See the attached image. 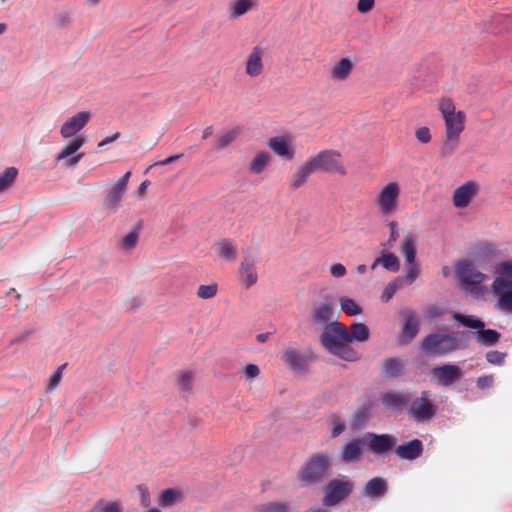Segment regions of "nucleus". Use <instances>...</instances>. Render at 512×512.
Here are the masks:
<instances>
[{"label":"nucleus","instance_id":"obj_1","mask_svg":"<svg viewBox=\"0 0 512 512\" xmlns=\"http://www.w3.org/2000/svg\"><path fill=\"white\" fill-rule=\"evenodd\" d=\"M370 331L366 324L355 322L349 328L340 322H332L326 326L320 336L321 344L331 354L346 361H357L360 354L351 342H365L369 339Z\"/></svg>","mask_w":512,"mask_h":512},{"label":"nucleus","instance_id":"obj_2","mask_svg":"<svg viewBox=\"0 0 512 512\" xmlns=\"http://www.w3.org/2000/svg\"><path fill=\"white\" fill-rule=\"evenodd\" d=\"M445 124V140L440 149L443 157L451 156L459 145L461 133L465 128L466 115L463 111H456L455 104L451 98L443 97L438 102Z\"/></svg>","mask_w":512,"mask_h":512},{"label":"nucleus","instance_id":"obj_3","mask_svg":"<svg viewBox=\"0 0 512 512\" xmlns=\"http://www.w3.org/2000/svg\"><path fill=\"white\" fill-rule=\"evenodd\" d=\"M462 335L459 331L430 333L422 339L420 349L428 357H443L461 348Z\"/></svg>","mask_w":512,"mask_h":512},{"label":"nucleus","instance_id":"obj_4","mask_svg":"<svg viewBox=\"0 0 512 512\" xmlns=\"http://www.w3.org/2000/svg\"><path fill=\"white\" fill-rule=\"evenodd\" d=\"M331 460L328 453H313L297 472V480L301 486L308 487L319 484L330 475Z\"/></svg>","mask_w":512,"mask_h":512},{"label":"nucleus","instance_id":"obj_5","mask_svg":"<svg viewBox=\"0 0 512 512\" xmlns=\"http://www.w3.org/2000/svg\"><path fill=\"white\" fill-rule=\"evenodd\" d=\"M453 318L465 327L476 329L474 339L478 344L484 347L494 346L501 338V334L496 330L485 329V323L479 318L466 316L459 312L454 313Z\"/></svg>","mask_w":512,"mask_h":512},{"label":"nucleus","instance_id":"obj_6","mask_svg":"<svg viewBox=\"0 0 512 512\" xmlns=\"http://www.w3.org/2000/svg\"><path fill=\"white\" fill-rule=\"evenodd\" d=\"M401 195L400 184L391 181L385 184L377 193L374 204L382 216H390L399 208V199Z\"/></svg>","mask_w":512,"mask_h":512},{"label":"nucleus","instance_id":"obj_7","mask_svg":"<svg viewBox=\"0 0 512 512\" xmlns=\"http://www.w3.org/2000/svg\"><path fill=\"white\" fill-rule=\"evenodd\" d=\"M314 172L337 173L346 175L347 171L341 162V154L336 150H323L308 159Z\"/></svg>","mask_w":512,"mask_h":512},{"label":"nucleus","instance_id":"obj_8","mask_svg":"<svg viewBox=\"0 0 512 512\" xmlns=\"http://www.w3.org/2000/svg\"><path fill=\"white\" fill-rule=\"evenodd\" d=\"M438 407L430 399V393L423 391L420 397L415 398L407 410L410 419L417 423H425L432 420L437 414Z\"/></svg>","mask_w":512,"mask_h":512},{"label":"nucleus","instance_id":"obj_9","mask_svg":"<svg viewBox=\"0 0 512 512\" xmlns=\"http://www.w3.org/2000/svg\"><path fill=\"white\" fill-rule=\"evenodd\" d=\"M354 489V484L346 476L331 480L325 488L323 504L335 506L347 498Z\"/></svg>","mask_w":512,"mask_h":512},{"label":"nucleus","instance_id":"obj_10","mask_svg":"<svg viewBox=\"0 0 512 512\" xmlns=\"http://www.w3.org/2000/svg\"><path fill=\"white\" fill-rule=\"evenodd\" d=\"M456 275L461 284L469 290L478 287L485 279V275L478 271L472 262L466 260L457 264Z\"/></svg>","mask_w":512,"mask_h":512},{"label":"nucleus","instance_id":"obj_11","mask_svg":"<svg viewBox=\"0 0 512 512\" xmlns=\"http://www.w3.org/2000/svg\"><path fill=\"white\" fill-rule=\"evenodd\" d=\"M431 377L438 385L449 387L462 379L463 372L455 364H443L432 368Z\"/></svg>","mask_w":512,"mask_h":512},{"label":"nucleus","instance_id":"obj_12","mask_svg":"<svg viewBox=\"0 0 512 512\" xmlns=\"http://www.w3.org/2000/svg\"><path fill=\"white\" fill-rule=\"evenodd\" d=\"M131 172H126L110 190L108 196L104 201V207L109 213H116L120 207V202L127 190L128 181Z\"/></svg>","mask_w":512,"mask_h":512},{"label":"nucleus","instance_id":"obj_13","mask_svg":"<svg viewBox=\"0 0 512 512\" xmlns=\"http://www.w3.org/2000/svg\"><path fill=\"white\" fill-rule=\"evenodd\" d=\"M491 290L496 299V308L504 313H512V285L502 280L493 281Z\"/></svg>","mask_w":512,"mask_h":512},{"label":"nucleus","instance_id":"obj_14","mask_svg":"<svg viewBox=\"0 0 512 512\" xmlns=\"http://www.w3.org/2000/svg\"><path fill=\"white\" fill-rule=\"evenodd\" d=\"M92 114L89 111H81L68 118L60 128V135L67 139L76 135L90 121Z\"/></svg>","mask_w":512,"mask_h":512},{"label":"nucleus","instance_id":"obj_15","mask_svg":"<svg viewBox=\"0 0 512 512\" xmlns=\"http://www.w3.org/2000/svg\"><path fill=\"white\" fill-rule=\"evenodd\" d=\"M265 50L263 47L254 46L245 60V74L250 78H256L264 72L263 57Z\"/></svg>","mask_w":512,"mask_h":512},{"label":"nucleus","instance_id":"obj_16","mask_svg":"<svg viewBox=\"0 0 512 512\" xmlns=\"http://www.w3.org/2000/svg\"><path fill=\"white\" fill-rule=\"evenodd\" d=\"M368 449L376 455H382L395 447L397 438L390 434L368 433Z\"/></svg>","mask_w":512,"mask_h":512},{"label":"nucleus","instance_id":"obj_17","mask_svg":"<svg viewBox=\"0 0 512 512\" xmlns=\"http://www.w3.org/2000/svg\"><path fill=\"white\" fill-rule=\"evenodd\" d=\"M478 190L479 186L475 182H466L454 191L452 197L453 205L457 208L467 207L471 200L477 195Z\"/></svg>","mask_w":512,"mask_h":512},{"label":"nucleus","instance_id":"obj_18","mask_svg":"<svg viewBox=\"0 0 512 512\" xmlns=\"http://www.w3.org/2000/svg\"><path fill=\"white\" fill-rule=\"evenodd\" d=\"M382 405L388 410L402 412L410 402V397L402 392L388 391L380 396Z\"/></svg>","mask_w":512,"mask_h":512},{"label":"nucleus","instance_id":"obj_19","mask_svg":"<svg viewBox=\"0 0 512 512\" xmlns=\"http://www.w3.org/2000/svg\"><path fill=\"white\" fill-rule=\"evenodd\" d=\"M355 63L348 57L339 59L329 71V78L333 82H345L351 76Z\"/></svg>","mask_w":512,"mask_h":512},{"label":"nucleus","instance_id":"obj_20","mask_svg":"<svg viewBox=\"0 0 512 512\" xmlns=\"http://www.w3.org/2000/svg\"><path fill=\"white\" fill-rule=\"evenodd\" d=\"M424 446L421 440L412 439L406 443L398 445L394 452L402 460L413 461L423 454Z\"/></svg>","mask_w":512,"mask_h":512},{"label":"nucleus","instance_id":"obj_21","mask_svg":"<svg viewBox=\"0 0 512 512\" xmlns=\"http://www.w3.org/2000/svg\"><path fill=\"white\" fill-rule=\"evenodd\" d=\"M268 147L279 157L291 160L294 158L295 151L291 145V139L288 136H275L268 140Z\"/></svg>","mask_w":512,"mask_h":512},{"label":"nucleus","instance_id":"obj_22","mask_svg":"<svg viewBox=\"0 0 512 512\" xmlns=\"http://www.w3.org/2000/svg\"><path fill=\"white\" fill-rule=\"evenodd\" d=\"M388 482L382 477L370 479L362 490V496L372 500L382 498L388 491Z\"/></svg>","mask_w":512,"mask_h":512},{"label":"nucleus","instance_id":"obj_23","mask_svg":"<svg viewBox=\"0 0 512 512\" xmlns=\"http://www.w3.org/2000/svg\"><path fill=\"white\" fill-rule=\"evenodd\" d=\"M239 280L246 288L254 286L258 281L255 263L249 257H244L240 263Z\"/></svg>","mask_w":512,"mask_h":512},{"label":"nucleus","instance_id":"obj_24","mask_svg":"<svg viewBox=\"0 0 512 512\" xmlns=\"http://www.w3.org/2000/svg\"><path fill=\"white\" fill-rule=\"evenodd\" d=\"M213 248L220 258L228 262H233L237 258V246L234 241L229 238H224L214 243Z\"/></svg>","mask_w":512,"mask_h":512},{"label":"nucleus","instance_id":"obj_25","mask_svg":"<svg viewBox=\"0 0 512 512\" xmlns=\"http://www.w3.org/2000/svg\"><path fill=\"white\" fill-rule=\"evenodd\" d=\"M258 0H233L228 7V15L232 19H237L246 13L256 10Z\"/></svg>","mask_w":512,"mask_h":512},{"label":"nucleus","instance_id":"obj_26","mask_svg":"<svg viewBox=\"0 0 512 512\" xmlns=\"http://www.w3.org/2000/svg\"><path fill=\"white\" fill-rule=\"evenodd\" d=\"M362 443L360 440L348 442L341 451V460L345 463L357 462L362 456Z\"/></svg>","mask_w":512,"mask_h":512},{"label":"nucleus","instance_id":"obj_27","mask_svg":"<svg viewBox=\"0 0 512 512\" xmlns=\"http://www.w3.org/2000/svg\"><path fill=\"white\" fill-rule=\"evenodd\" d=\"M272 161V156L267 151H259L255 154V156L251 159L249 163L248 170L253 175L261 174L264 170L268 168Z\"/></svg>","mask_w":512,"mask_h":512},{"label":"nucleus","instance_id":"obj_28","mask_svg":"<svg viewBox=\"0 0 512 512\" xmlns=\"http://www.w3.org/2000/svg\"><path fill=\"white\" fill-rule=\"evenodd\" d=\"M402 315L405 318V323L402 327V337L411 340L419 331V322L416 313L413 311H405L402 312Z\"/></svg>","mask_w":512,"mask_h":512},{"label":"nucleus","instance_id":"obj_29","mask_svg":"<svg viewBox=\"0 0 512 512\" xmlns=\"http://www.w3.org/2000/svg\"><path fill=\"white\" fill-rule=\"evenodd\" d=\"M315 173L312 169L310 163L308 160L300 166V168L293 174L291 182H290V188L292 190H297L300 187L304 186L307 182L310 176Z\"/></svg>","mask_w":512,"mask_h":512},{"label":"nucleus","instance_id":"obj_30","mask_svg":"<svg viewBox=\"0 0 512 512\" xmlns=\"http://www.w3.org/2000/svg\"><path fill=\"white\" fill-rule=\"evenodd\" d=\"M283 362L291 369H303L307 358L293 348H288L282 355Z\"/></svg>","mask_w":512,"mask_h":512},{"label":"nucleus","instance_id":"obj_31","mask_svg":"<svg viewBox=\"0 0 512 512\" xmlns=\"http://www.w3.org/2000/svg\"><path fill=\"white\" fill-rule=\"evenodd\" d=\"M404 369V363L399 358H386L382 363V371L387 378H396L400 376Z\"/></svg>","mask_w":512,"mask_h":512},{"label":"nucleus","instance_id":"obj_32","mask_svg":"<svg viewBox=\"0 0 512 512\" xmlns=\"http://www.w3.org/2000/svg\"><path fill=\"white\" fill-rule=\"evenodd\" d=\"M400 251L406 263L416 261V239L413 235H407L401 242Z\"/></svg>","mask_w":512,"mask_h":512},{"label":"nucleus","instance_id":"obj_33","mask_svg":"<svg viewBox=\"0 0 512 512\" xmlns=\"http://www.w3.org/2000/svg\"><path fill=\"white\" fill-rule=\"evenodd\" d=\"M182 497V493L173 488L163 490L159 495L158 503L161 507H171Z\"/></svg>","mask_w":512,"mask_h":512},{"label":"nucleus","instance_id":"obj_34","mask_svg":"<svg viewBox=\"0 0 512 512\" xmlns=\"http://www.w3.org/2000/svg\"><path fill=\"white\" fill-rule=\"evenodd\" d=\"M239 133H240L239 128H233V129L222 132L218 136V138L214 144V149L222 150V149L226 148L227 146H229L231 143H233L237 139Z\"/></svg>","mask_w":512,"mask_h":512},{"label":"nucleus","instance_id":"obj_35","mask_svg":"<svg viewBox=\"0 0 512 512\" xmlns=\"http://www.w3.org/2000/svg\"><path fill=\"white\" fill-rule=\"evenodd\" d=\"M85 143V139L82 136H78L73 139L69 144L62 148V150L56 155V160L61 161L67 157L75 154Z\"/></svg>","mask_w":512,"mask_h":512},{"label":"nucleus","instance_id":"obj_36","mask_svg":"<svg viewBox=\"0 0 512 512\" xmlns=\"http://www.w3.org/2000/svg\"><path fill=\"white\" fill-rule=\"evenodd\" d=\"M332 314V304L323 303L314 309L313 319L317 324H326L332 318Z\"/></svg>","mask_w":512,"mask_h":512},{"label":"nucleus","instance_id":"obj_37","mask_svg":"<svg viewBox=\"0 0 512 512\" xmlns=\"http://www.w3.org/2000/svg\"><path fill=\"white\" fill-rule=\"evenodd\" d=\"M495 273L497 276L494 281L502 280L506 284L512 285V262H501L496 266Z\"/></svg>","mask_w":512,"mask_h":512},{"label":"nucleus","instance_id":"obj_38","mask_svg":"<svg viewBox=\"0 0 512 512\" xmlns=\"http://www.w3.org/2000/svg\"><path fill=\"white\" fill-rule=\"evenodd\" d=\"M18 175L15 167H8L0 174V193L9 189Z\"/></svg>","mask_w":512,"mask_h":512},{"label":"nucleus","instance_id":"obj_39","mask_svg":"<svg viewBox=\"0 0 512 512\" xmlns=\"http://www.w3.org/2000/svg\"><path fill=\"white\" fill-rule=\"evenodd\" d=\"M370 416V407L363 405L356 409L352 416V426L355 428L360 427L363 425Z\"/></svg>","mask_w":512,"mask_h":512},{"label":"nucleus","instance_id":"obj_40","mask_svg":"<svg viewBox=\"0 0 512 512\" xmlns=\"http://www.w3.org/2000/svg\"><path fill=\"white\" fill-rule=\"evenodd\" d=\"M380 260L382 261L383 268L388 271L397 272L400 269L399 259L393 253H383L380 256Z\"/></svg>","mask_w":512,"mask_h":512},{"label":"nucleus","instance_id":"obj_41","mask_svg":"<svg viewBox=\"0 0 512 512\" xmlns=\"http://www.w3.org/2000/svg\"><path fill=\"white\" fill-rule=\"evenodd\" d=\"M218 284L217 283H211L208 285H200L197 288L196 295L200 299H212L214 298L218 293Z\"/></svg>","mask_w":512,"mask_h":512},{"label":"nucleus","instance_id":"obj_42","mask_svg":"<svg viewBox=\"0 0 512 512\" xmlns=\"http://www.w3.org/2000/svg\"><path fill=\"white\" fill-rule=\"evenodd\" d=\"M341 309L348 316H355L362 312L361 307L351 298L342 297L340 299Z\"/></svg>","mask_w":512,"mask_h":512},{"label":"nucleus","instance_id":"obj_43","mask_svg":"<svg viewBox=\"0 0 512 512\" xmlns=\"http://www.w3.org/2000/svg\"><path fill=\"white\" fill-rule=\"evenodd\" d=\"M193 375L189 371H181L177 375V385L182 391H189L192 387Z\"/></svg>","mask_w":512,"mask_h":512},{"label":"nucleus","instance_id":"obj_44","mask_svg":"<svg viewBox=\"0 0 512 512\" xmlns=\"http://www.w3.org/2000/svg\"><path fill=\"white\" fill-rule=\"evenodd\" d=\"M256 512H288V506L282 502H269L258 508Z\"/></svg>","mask_w":512,"mask_h":512},{"label":"nucleus","instance_id":"obj_45","mask_svg":"<svg viewBox=\"0 0 512 512\" xmlns=\"http://www.w3.org/2000/svg\"><path fill=\"white\" fill-rule=\"evenodd\" d=\"M139 238V232L137 230H133L129 232L122 240L121 248L124 250H131L133 249Z\"/></svg>","mask_w":512,"mask_h":512},{"label":"nucleus","instance_id":"obj_46","mask_svg":"<svg viewBox=\"0 0 512 512\" xmlns=\"http://www.w3.org/2000/svg\"><path fill=\"white\" fill-rule=\"evenodd\" d=\"M506 356V352L491 350L486 353L485 358L492 365H502L505 361Z\"/></svg>","mask_w":512,"mask_h":512},{"label":"nucleus","instance_id":"obj_47","mask_svg":"<svg viewBox=\"0 0 512 512\" xmlns=\"http://www.w3.org/2000/svg\"><path fill=\"white\" fill-rule=\"evenodd\" d=\"M406 274H405V281L408 284H412L418 277L420 273L419 265L416 263V261L411 263H406Z\"/></svg>","mask_w":512,"mask_h":512},{"label":"nucleus","instance_id":"obj_48","mask_svg":"<svg viewBox=\"0 0 512 512\" xmlns=\"http://www.w3.org/2000/svg\"><path fill=\"white\" fill-rule=\"evenodd\" d=\"M64 367L65 364L58 367L57 370L49 377L46 384V389L48 391H53L60 384Z\"/></svg>","mask_w":512,"mask_h":512},{"label":"nucleus","instance_id":"obj_49","mask_svg":"<svg viewBox=\"0 0 512 512\" xmlns=\"http://www.w3.org/2000/svg\"><path fill=\"white\" fill-rule=\"evenodd\" d=\"M332 424V436L337 437L345 430V423L340 419L339 416L333 415L331 418Z\"/></svg>","mask_w":512,"mask_h":512},{"label":"nucleus","instance_id":"obj_50","mask_svg":"<svg viewBox=\"0 0 512 512\" xmlns=\"http://www.w3.org/2000/svg\"><path fill=\"white\" fill-rule=\"evenodd\" d=\"M137 490L140 494V504L144 508H149L151 505L150 493L146 486L138 485Z\"/></svg>","mask_w":512,"mask_h":512},{"label":"nucleus","instance_id":"obj_51","mask_svg":"<svg viewBox=\"0 0 512 512\" xmlns=\"http://www.w3.org/2000/svg\"><path fill=\"white\" fill-rule=\"evenodd\" d=\"M415 136L420 143L426 144L431 141V133L428 127H420L416 129Z\"/></svg>","mask_w":512,"mask_h":512},{"label":"nucleus","instance_id":"obj_52","mask_svg":"<svg viewBox=\"0 0 512 512\" xmlns=\"http://www.w3.org/2000/svg\"><path fill=\"white\" fill-rule=\"evenodd\" d=\"M375 6V0H358L356 4L357 11L361 14L369 13Z\"/></svg>","mask_w":512,"mask_h":512},{"label":"nucleus","instance_id":"obj_53","mask_svg":"<svg viewBox=\"0 0 512 512\" xmlns=\"http://www.w3.org/2000/svg\"><path fill=\"white\" fill-rule=\"evenodd\" d=\"M388 227L390 229V235H389V238H388V244L390 246H392L396 240L398 239L399 237V232H398V223L396 221H390L388 223Z\"/></svg>","mask_w":512,"mask_h":512},{"label":"nucleus","instance_id":"obj_54","mask_svg":"<svg viewBox=\"0 0 512 512\" xmlns=\"http://www.w3.org/2000/svg\"><path fill=\"white\" fill-rule=\"evenodd\" d=\"M493 382H494L493 375H485V376L479 377L477 379L476 384L479 389L483 390V389H487V388L491 387Z\"/></svg>","mask_w":512,"mask_h":512},{"label":"nucleus","instance_id":"obj_55","mask_svg":"<svg viewBox=\"0 0 512 512\" xmlns=\"http://www.w3.org/2000/svg\"><path fill=\"white\" fill-rule=\"evenodd\" d=\"M346 272L347 271H346L345 266L341 263L333 264L330 267V274H331V276H333L335 278L344 277L346 275Z\"/></svg>","mask_w":512,"mask_h":512},{"label":"nucleus","instance_id":"obj_56","mask_svg":"<svg viewBox=\"0 0 512 512\" xmlns=\"http://www.w3.org/2000/svg\"><path fill=\"white\" fill-rule=\"evenodd\" d=\"M244 372H245V375L248 378H256L259 375L260 370H259L257 365H255V364H248L245 367Z\"/></svg>","mask_w":512,"mask_h":512},{"label":"nucleus","instance_id":"obj_57","mask_svg":"<svg viewBox=\"0 0 512 512\" xmlns=\"http://www.w3.org/2000/svg\"><path fill=\"white\" fill-rule=\"evenodd\" d=\"M395 287L394 286H390V284L388 283L385 288H384V291L381 295V299L382 301L384 302H388L392 297L393 295L395 294Z\"/></svg>","mask_w":512,"mask_h":512},{"label":"nucleus","instance_id":"obj_58","mask_svg":"<svg viewBox=\"0 0 512 512\" xmlns=\"http://www.w3.org/2000/svg\"><path fill=\"white\" fill-rule=\"evenodd\" d=\"M182 156H183V154L173 155V156H170V157H168V158H166L164 160L156 162L155 165L166 166L168 164H171V163L179 160Z\"/></svg>","mask_w":512,"mask_h":512},{"label":"nucleus","instance_id":"obj_59","mask_svg":"<svg viewBox=\"0 0 512 512\" xmlns=\"http://www.w3.org/2000/svg\"><path fill=\"white\" fill-rule=\"evenodd\" d=\"M148 184H149V181L148 180H145L143 181L139 186L138 188L136 189L135 191V194L139 197V198H143L145 192H146V189L148 187Z\"/></svg>","mask_w":512,"mask_h":512},{"label":"nucleus","instance_id":"obj_60","mask_svg":"<svg viewBox=\"0 0 512 512\" xmlns=\"http://www.w3.org/2000/svg\"><path fill=\"white\" fill-rule=\"evenodd\" d=\"M120 137V133L119 132H116L115 134H113L112 136H109V137H106L105 139H103L101 142L98 143V147H103L115 140H117L118 138Z\"/></svg>","mask_w":512,"mask_h":512},{"label":"nucleus","instance_id":"obj_61","mask_svg":"<svg viewBox=\"0 0 512 512\" xmlns=\"http://www.w3.org/2000/svg\"><path fill=\"white\" fill-rule=\"evenodd\" d=\"M82 157H83V154H82V153H80V154H78V155H76V156L71 157V158L67 161V163H66V164H67V166H69V167H74V166H76V165L79 163V161L82 159Z\"/></svg>","mask_w":512,"mask_h":512},{"label":"nucleus","instance_id":"obj_62","mask_svg":"<svg viewBox=\"0 0 512 512\" xmlns=\"http://www.w3.org/2000/svg\"><path fill=\"white\" fill-rule=\"evenodd\" d=\"M389 284H390V286H394L395 291H397L399 288H401L403 286L404 279L398 277L394 281L390 282Z\"/></svg>","mask_w":512,"mask_h":512},{"label":"nucleus","instance_id":"obj_63","mask_svg":"<svg viewBox=\"0 0 512 512\" xmlns=\"http://www.w3.org/2000/svg\"><path fill=\"white\" fill-rule=\"evenodd\" d=\"M213 134V128L212 126H208L203 130V136L202 138L205 140L209 138Z\"/></svg>","mask_w":512,"mask_h":512},{"label":"nucleus","instance_id":"obj_64","mask_svg":"<svg viewBox=\"0 0 512 512\" xmlns=\"http://www.w3.org/2000/svg\"><path fill=\"white\" fill-rule=\"evenodd\" d=\"M356 269L359 274H364L367 271V267L364 264L358 265Z\"/></svg>","mask_w":512,"mask_h":512}]
</instances>
